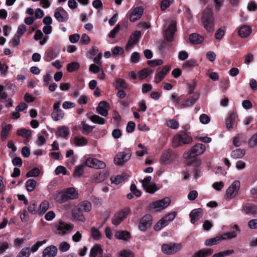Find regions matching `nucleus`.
<instances>
[{"label":"nucleus","mask_w":257,"mask_h":257,"mask_svg":"<svg viewBox=\"0 0 257 257\" xmlns=\"http://www.w3.org/2000/svg\"><path fill=\"white\" fill-rule=\"evenodd\" d=\"M201 22L206 31L212 32L214 30V18L210 9H205L202 15Z\"/></svg>","instance_id":"obj_1"},{"label":"nucleus","mask_w":257,"mask_h":257,"mask_svg":"<svg viewBox=\"0 0 257 257\" xmlns=\"http://www.w3.org/2000/svg\"><path fill=\"white\" fill-rule=\"evenodd\" d=\"M206 149L204 145L202 144H197L194 146L191 149L185 152L183 156L185 159L195 158V157L202 154Z\"/></svg>","instance_id":"obj_2"},{"label":"nucleus","mask_w":257,"mask_h":257,"mask_svg":"<svg viewBox=\"0 0 257 257\" xmlns=\"http://www.w3.org/2000/svg\"><path fill=\"white\" fill-rule=\"evenodd\" d=\"M60 201L62 203L69 200L76 199L78 197V192L74 188L71 187L66 189L59 194Z\"/></svg>","instance_id":"obj_3"},{"label":"nucleus","mask_w":257,"mask_h":257,"mask_svg":"<svg viewBox=\"0 0 257 257\" xmlns=\"http://www.w3.org/2000/svg\"><path fill=\"white\" fill-rule=\"evenodd\" d=\"M182 247L181 243H164L162 245V250L164 253L173 254L180 251Z\"/></svg>","instance_id":"obj_4"},{"label":"nucleus","mask_w":257,"mask_h":257,"mask_svg":"<svg viewBox=\"0 0 257 257\" xmlns=\"http://www.w3.org/2000/svg\"><path fill=\"white\" fill-rule=\"evenodd\" d=\"M131 210L128 208H125L114 214L111 219L112 223L117 226L130 214Z\"/></svg>","instance_id":"obj_5"},{"label":"nucleus","mask_w":257,"mask_h":257,"mask_svg":"<svg viewBox=\"0 0 257 257\" xmlns=\"http://www.w3.org/2000/svg\"><path fill=\"white\" fill-rule=\"evenodd\" d=\"M176 215V212H173L165 215L154 225V229L157 231L160 230L162 228L167 225L170 221L173 220L175 217Z\"/></svg>","instance_id":"obj_6"},{"label":"nucleus","mask_w":257,"mask_h":257,"mask_svg":"<svg viewBox=\"0 0 257 257\" xmlns=\"http://www.w3.org/2000/svg\"><path fill=\"white\" fill-rule=\"evenodd\" d=\"M240 183L239 181H234L226 191L225 198L226 200H230L237 194L240 188Z\"/></svg>","instance_id":"obj_7"},{"label":"nucleus","mask_w":257,"mask_h":257,"mask_svg":"<svg viewBox=\"0 0 257 257\" xmlns=\"http://www.w3.org/2000/svg\"><path fill=\"white\" fill-rule=\"evenodd\" d=\"M131 155V150H126L116 155L114 159V162L116 165H122L130 159Z\"/></svg>","instance_id":"obj_8"},{"label":"nucleus","mask_w":257,"mask_h":257,"mask_svg":"<svg viewBox=\"0 0 257 257\" xmlns=\"http://www.w3.org/2000/svg\"><path fill=\"white\" fill-rule=\"evenodd\" d=\"M152 217L150 214H146L139 221V228L142 231H146L152 224Z\"/></svg>","instance_id":"obj_9"},{"label":"nucleus","mask_w":257,"mask_h":257,"mask_svg":"<svg viewBox=\"0 0 257 257\" xmlns=\"http://www.w3.org/2000/svg\"><path fill=\"white\" fill-rule=\"evenodd\" d=\"M85 165L88 167L93 168L96 169H104L106 167V164L103 161L98 160L94 158H88L85 161Z\"/></svg>","instance_id":"obj_10"},{"label":"nucleus","mask_w":257,"mask_h":257,"mask_svg":"<svg viewBox=\"0 0 257 257\" xmlns=\"http://www.w3.org/2000/svg\"><path fill=\"white\" fill-rule=\"evenodd\" d=\"M170 203V199L166 197L163 199L154 202L153 204V208L156 211H160L168 207Z\"/></svg>","instance_id":"obj_11"},{"label":"nucleus","mask_w":257,"mask_h":257,"mask_svg":"<svg viewBox=\"0 0 257 257\" xmlns=\"http://www.w3.org/2000/svg\"><path fill=\"white\" fill-rule=\"evenodd\" d=\"M176 21H172L169 27L165 30V37L168 42L173 41L174 34L176 31Z\"/></svg>","instance_id":"obj_12"},{"label":"nucleus","mask_w":257,"mask_h":257,"mask_svg":"<svg viewBox=\"0 0 257 257\" xmlns=\"http://www.w3.org/2000/svg\"><path fill=\"white\" fill-rule=\"evenodd\" d=\"M60 104L61 102L58 101L55 103L53 106V111L51 114V116L55 121L63 118L64 115L63 111L59 108Z\"/></svg>","instance_id":"obj_13"},{"label":"nucleus","mask_w":257,"mask_h":257,"mask_svg":"<svg viewBox=\"0 0 257 257\" xmlns=\"http://www.w3.org/2000/svg\"><path fill=\"white\" fill-rule=\"evenodd\" d=\"M141 36L140 31H135L133 34L130 37L127 44L125 46L126 50H128L134 45L136 44L140 39Z\"/></svg>","instance_id":"obj_14"},{"label":"nucleus","mask_w":257,"mask_h":257,"mask_svg":"<svg viewBox=\"0 0 257 257\" xmlns=\"http://www.w3.org/2000/svg\"><path fill=\"white\" fill-rule=\"evenodd\" d=\"M73 228L72 225L60 222L57 227L58 234L63 235L67 233V231H71Z\"/></svg>","instance_id":"obj_15"},{"label":"nucleus","mask_w":257,"mask_h":257,"mask_svg":"<svg viewBox=\"0 0 257 257\" xmlns=\"http://www.w3.org/2000/svg\"><path fill=\"white\" fill-rule=\"evenodd\" d=\"M144 9L142 7L135 8L130 15V20L134 22L141 18L143 14Z\"/></svg>","instance_id":"obj_16"},{"label":"nucleus","mask_w":257,"mask_h":257,"mask_svg":"<svg viewBox=\"0 0 257 257\" xmlns=\"http://www.w3.org/2000/svg\"><path fill=\"white\" fill-rule=\"evenodd\" d=\"M242 211L247 214L255 215L257 214V205L247 203L242 206Z\"/></svg>","instance_id":"obj_17"},{"label":"nucleus","mask_w":257,"mask_h":257,"mask_svg":"<svg viewBox=\"0 0 257 257\" xmlns=\"http://www.w3.org/2000/svg\"><path fill=\"white\" fill-rule=\"evenodd\" d=\"M72 216L73 218L77 220L84 222L85 218L83 214L82 210L78 207V205H76L74 207L72 210Z\"/></svg>","instance_id":"obj_18"},{"label":"nucleus","mask_w":257,"mask_h":257,"mask_svg":"<svg viewBox=\"0 0 257 257\" xmlns=\"http://www.w3.org/2000/svg\"><path fill=\"white\" fill-rule=\"evenodd\" d=\"M109 104L104 101H101L97 107V112L102 116H106L108 114Z\"/></svg>","instance_id":"obj_19"},{"label":"nucleus","mask_w":257,"mask_h":257,"mask_svg":"<svg viewBox=\"0 0 257 257\" xmlns=\"http://www.w3.org/2000/svg\"><path fill=\"white\" fill-rule=\"evenodd\" d=\"M170 69L169 66H165L160 72L156 74L155 77V82L157 84L161 82L169 72Z\"/></svg>","instance_id":"obj_20"},{"label":"nucleus","mask_w":257,"mask_h":257,"mask_svg":"<svg viewBox=\"0 0 257 257\" xmlns=\"http://www.w3.org/2000/svg\"><path fill=\"white\" fill-rule=\"evenodd\" d=\"M57 248L54 245L47 247L43 251V257H54L56 255Z\"/></svg>","instance_id":"obj_21"},{"label":"nucleus","mask_w":257,"mask_h":257,"mask_svg":"<svg viewBox=\"0 0 257 257\" xmlns=\"http://www.w3.org/2000/svg\"><path fill=\"white\" fill-rule=\"evenodd\" d=\"M202 214L203 211L201 208L193 209L190 213L191 222L194 224L202 217Z\"/></svg>","instance_id":"obj_22"},{"label":"nucleus","mask_w":257,"mask_h":257,"mask_svg":"<svg viewBox=\"0 0 257 257\" xmlns=\"http://www.w3.org/2000/svg\"><path fill=\"white\" fill-rule=\"evenodd\" d=\"M190 43L193 45L201 44L204 41V37L197 33H193L190 35L189 37Z\"/></svg>","instance_id":"obj_23"},{"label":"nucleus","mask_w":257,"mask_h":257,"mask_svg":"<svg viewBox=\"0 0 257 257\" xmlns=\"http://www.w3.org/2000/svg\"><path fill=\"white\" fill-rule=\"evenodd\" d=\"M237 114L234 112L230 113L229 117L226 120V125L228 129H231L233 127L235 124Z\"/></svg>","instance_id":"obj_24"},{"label":"nucleus","mask_w":257,"mask_h":257,"mask_svg":"<svg viewBox=\"0 0 257 257\" xmlns=\"http://www.w3.org/2000/svg\"><path fill=\"white\" fill-rule=\"evenodd\" d=\"M251 32V28L246 25L242 26L238 30V34L241 38L248 37Z\"/></svg>","instance_id":"obj_25"},{"label":"nucleus","mask_w":257,"mask_h":257,"mask_svg":"<svg viewBox=\"0 0 257 257\" xmlns=\"http://www.w3.org/2000/svg\"><path fill=\"white\" fill-rule=\"evenodd\" d=\"M103 249L99 244H95L90 249V257H96L98 254L102 255Z\"/></svg>","instance_id":"obj_26"},{"label":"nucleus","mask_w":257,"mask_h":257,"mask_svg":"<svg viewBox=\"0 0 257 257\" xmlns=\"http://www.w3.org/2000/svg\"><path fill=\"white\" fill-rule=\"evenodd\" d=\"M128 177V175L125 173H122L121 175H118L114 176H111L110 180L112 183L115 184H118L124 181Z\"/></svg>","instance_id":"obj_27"},{"label":"nucleus","mask_w":257,"mask_h":257,"mask_svg":"<svg viewBox=\"0 0 257 257\" xmlns=\"http://www.w3.org/2000/svg\"><path fill=\"white\" fill-rule=\"evenodd\" d=\"M69 134V131L68 127L66 126H60L58 128L56 132V135L59 137L66 138Z\"/></svg>","instance_id":"obj_28"},{"label":"nucleus","mask_w":257,"mask_h":257,"mask_svg":"<svg viewBox=\"0 0 257 257\" xmlns=\"http://www.w3.org/2000/svg\"><path fill=\"white\" fill-rule=\"evenodd\" d=\"M213 253V250L210 248L202 249L195 253L192 257H206Z\"/></svg>","instance_id":"obj_29"},{"label":"nucleus","mask_w":257,"mask_h":257,"mask_svg":"<svg viewBox=\"0 0 257 257\" xmlns=\"http://www.w3.org/2000/svg\"><path fill=\"white\" fill-rule=\"evenodd\" d=\"M199 94L198 93L194 94L190 98L185 101L182 104L183 107L190 106L194 104L199 98Z\"/></svg>","instance_id":"obj_30"},{"label":"nucleus","mask_w":257,"mask_h":257,"mask_svg":"<svg viewBox=\"0 0 257 257\" xmlns=\"http://www.w3.org/2000/svg\"><path fill=\"white\" fill-rule=\"evenodd\" d=\"M115 237L119 239L127 240L130 238V234L126 231H117L115 233Z\"/></svg>","instance_id":"obj_31"},{"label":"nucleus","mask_w":257,"mask_h":257,"mask_svg":"<svg viewBox=\"0 0 257 257\" xmlns=\"http://www.w3.org/2000/svg\"><path fill=\"white\" fill-rule=\"evenodd\" d=\"M85 166H86V165H85V163L76 166L73 174V177L78 178L82 175L84 173V168Z\"/></svg>","instance_id":"obj_32"},{"label":"nucleus","mask_w":257,"mask_h":257,"mask_svg":"<svg viewBox=\"0 0 257 257\" xmlns=\"http://www.w3.org/2000/svg\"><path fill=\"white\" fill-rule=\"evenodd\" d=\"M222 240L221 236H217L214 238L206 239L205 241V244L207 246H212L219 243Z\"/></svg>","instance_id":"obj_33"},{"label":"nucleus","mask_w":257,"mask_h":257,"mask_svg":"<svg viewBox=\"0 0 257 257\" xmlns=\"http://www.w3.org/2000/svg\"><path fill=\"white\" fill-rule=\"evenodd\" d=\"M17 134L18 136H22L28 140H30L32 136V131L26 128H21L17 131Z\"/></svg>","instance_id":"obj_34"},{"label":"nucleus","mask_w":257,"mask_h":257,"mask_svg":"<svg viewBox=\"0 0 257 257\" xmlns=\"http://www.w3.org/2000/svg\"><path fill=\"white\" fill-rule=\"evenodd\" d=\"M245 151L243 149H237L232 151L231 153V156L233 159H239L242 158L245 155Z\"/></svg>","instance_id":"obj_35"},{"label":"nucleus","mask_w":257,"mask_h":257,"mask_svg":"<svg viewBox=\"0 0 257 257\" xmlns=\"http://www.w3.org/2000/svg\"><path fill=\"white\" fill-rule=\"evenodd\" d=\"M171 151L168 150L162 154L160 160L163 164H166L169 161L171 157Z\"/></svg>","instance_id":"obj_36"},{"label":"nucleus","mask_w":257,"mask_h":257,"mask_svg":"<svg viewBox=\"0 0 257 257\" xmlns=\"http://www.w3.org/2000/svg\"><path fill=\"white\" fill-rule=\"evenodd\" d=\"M109 173L107 171L101 172L98 175L96 174L94 175L95 181L96 183L100 182L106 179Z\"/></svg>","instance_id":"obj_37"},{"label":"nucleus","mask_w":257,"mask_h":257,"mask_svg":"<svg viewBox=\"0 0 257 257\" xmlns=\"http://www.w3.org/2000/svg\"><path fill=\"white\" fill-rule=\"evenodd\" d=\"M78 205L82 210V211L88 212L91 209V204L87 201L81 202Z\"/></svg>","instance_id":"obj_38"},{"label":"nucleus","mask_w":257,"mask_h":257,"mask_svg":"<svg viewBox=\"0 0 257 257\" xmlns=\"http://www.w3.org/2000/svg\"><path fill=\"white\" fill-rule=\"evenodd\" d=\"M12 124H9L3 127L2 131L1 132V138L3 141L6 139L7 136L9 135V132L12 128Z\"/></svg>","instance_id":"obj_39"},{"label":"nucleus","mask_w":257,"mask_h":257,"mask_svg":"<svg viewBox=\"0 0 257 257\" xmlns=\"http://www.w3.org/2000/svg\"><path fill=\"white\" fill-rule=\"evenodd\" d=\"M82 125V133L84 134H88L91 132L93 128L94 127L93 126H90L87 124L85 121H82L81 122Z\"/></svg>","instance_id":"obj_40"},{"label":"nucleus","mask_w":257,"mask_h":257,"mask_svg":"<svg viewBox=\"0 0 257 257\" xmlns=\"http://www.w3.org/2000/svg\"><path fill=\"white\" fill-rule=\"evenodd\" d=\"M73 143L76 146H84L87 144V140L84 137H74L73 139Z\"/></svg>","instance_id":"obj_41"},{"label":"nucleus","mask_w":257,"mask_h":257,"mask_svg":"<svg viewBox=\"0 0 257 257\" xmlns=\"http://www.w3.org/2000/svg\"><path fill=\"white\" fill-rule=\"evenodd\" d=\"M181 142V135L177 134L176 135L173 139L172 140V146L174 148H177L182 145Z\"/></svg>","instance_id":"obj_42"},{"label":"nucleus","mask_w":257,"mask_h":257,"mask_svg":"<svg viewBox=\"0 0 257 257\" xmlns=\"http://www.w3.org/2000/svg\"><path fill=\"white\" fill-rule=\"evenodd\" d=\"M80 67L79 64L77 62H73L67 65V70L69 72H74Z\"/></svg>","instance_id":"obj_43"},{"label":"nucleus","mask_w":257,"mask_h":257,"mask_svg":"<svg viewBox=\"0 0 257 257\" xmlns=\"http://www.w3.org/2000/svg\"><path fill=\"white\" fill-rule=\"evenodd\" d=\"M36 185V182L33 179L28 180L26 183V187L28 191H33Z\"/></svg>","instance_id":"obj_44"},{"label":"nucleus","mask_w":257,"mask_h":257,"mask_svg":"<svg viewBox=\"0 0 257 257\" xmlns=\"http://www.w3.org/2000/svg\"><path fill=\"white\" fill-rule=\"evenodd\" d=\"M49 203L46 201H43L39 206L38 212L39 214L44 213L49 208Z\"/></svg>","instance_id":"obj_45"},{"label":"nucleus","mask_w":257,"mask_h":257,"mask_svg":"<svg viewBox=\"0 0 257 257\" xmlns=\"http://www.w3.org/2000/svg\"><path fill=\"white\" fill-rule=\"evenodd\" d=\"M89 119L93 122L103 124L105 122V120L97 115H93L89 117Z\"/></svg>","instance_id":"obj_46"},{"label":"nucleus","mask_w":257,"mask_h":257,"mask_svg":"<svg viewBox=\"0 0 257 257\" xmlns=\"http://www.w3.org/2000/svg\"><path fill=\"white\" fill-rule=\"evenodd\" d=\"M91 236L95 240H98L101 237V233L99 230L94 227L91 228Z\"/></svg>","instance_id":"obj_47"},{"label":"nucleus","mask_w":257,"mask_h":257,"mask_svg":"<svg viewBox=\"0 0 257 257\" xmlns=\"http://www.w3.org/2000/svg\"><path fill=\"white\" fill-rule=\"evenodd\" d=\"M152 73L153 71L149 68L144 69L140 72V78L144 79Z\"/></svg>","instance_id":"obj_48"},{"label":"nucleus","mask_w":257,"mask_h":257,"mask_svg":"<svg viewBox=\"0 0 257 257\" xmlns=\"http://www.w3.org/2000/svg\"><path fill=\"white\" fill-rule=\"evenodd\" d=\"M237 236V233L235 231H232L230 232H225L222 234L221 237L223 240H225L226 239H231L233 238L236 237Z\"/></svg>","instance_id":"obj_49"},{"label":"nucleus","mask_w":257,"mask_h":257,"mask_svg":"<svg viewBox=\"0 0 257 257\" xmlns=\"http://www.w3.org/2000/svg\"><path fill=\"white\" fill-rule=\"evenodd\" d=\"M40 173V170L38 168H34L28 172L26 175L27 178L31 177H37Z\"/></svg>","instance_id":"obj_50"},{"label":"nucleus","mask_w":257,"mask_h":257,"mask_svg":"<svg viewBox=\"0 0 257 257\" xmlns=\"http://www.w3.org/2000/svg\"><path fill=\"white\" fill-rule=\"evenodd\" d=\"M248 145L250 148L257 146V133L254 134L248 140Z\"/></svg>","instance_id":"obj_51"},{"label":"nucleus","mask_w":257,"mask_h":257,"mask_svg":"<svg viewBox=\"0 0 257 257\" xmlns=\"http://www.w3.org/2000/svg\"><path fill=\"white\" fill-rule=\"evenodd\" d=\"M54 17L59 22H65L67 21L66 17H64L57 9L54 13Z\"/></svg>","instance_id":"obj_52"},{"label":"nucleus","mask_w":257,"mask_h":257,"mask_svg":"<svg viewBox=\"0 0 257 257\" xmlns=\"http://www.w3.org/2000/svg\"><path fill=\"white\" fill-rule=\"evenodd\" d=\"M120 29L119 25H117L108 34V37L110 38H114L116 34L119 32Z\"/></svg>","instance_id":"obj_53"},{"label":"nucleus","mask_w":257,"mask_h":257,"mask_svg":"<svg viewBox=\"0 0 257 257\" xmlns=\"http://www.w3.org/2000/svg\"><path fill=\"white\" fill-rule=\"evenodd\" d=\"M30 255V250L29 247L23 248L19 252L17 257H29Z\"/></svg>","instance_id":"obj_54"},{"label":"nucleus","mask_w":257,"mask_h":257,"mask_svg":"<svg viewBox=\"0 0 257 257\" xmlns=\"http://www.w3.org/2000/svg\"><path fill=\"white\" fill-rule=\"evenodd\" d=\"M118 257H134L133 253L127 250L120 251L118 253Z\"/></svg>","instance_id":"obj_55"},{"label":"nucleus","mask_w":257,"mask_h":257,"mask_svg":"<svg viewBox=\"0 0 257 257\" xmlns=\"http://www.w3.org/2000/svg\"><path fill=\"white\" fill-rule=\"evenodd\" d=\"M167 125L168 127L172 129H177L179 126L178 121L173 119L167 121Z\"/></svg>","instance_id":"obj_56"},{"label":"nucleus","mask_w":257,"mask_h":257,"mask_svg":"<svg viewBox=\"0 0 257 257\" xmlns=\"http://www.w3.org/2000/svg\"><path fill=\"white\" fill-rule=\"evenodd\" d=\"M181 142L182 144H189L192 142V138L186 134L181 135Z\"/></svg>","instance_id":"obj_57"},{"label":"nucleus","mask_w":257,"mask_h":257,"mask_svg":"<svg viewBox=\"0 0 257 257\" xmlns=\"http://www.w3.org/2000/svg\"><path fill=\"white\" fill-rule=\"evenodd\" d=\"M144 189L146 192L153 194L159 189L158 187L155 184H151L148 185V187L145 188Z\"/></svg>","instance_id":"obj_58"},{"label":"nucleus","mask_w":257,"mask_h":257,"mask_svg":"<svg viewBox=\"0 0 257 257\" xmlns=\"http://www.w3.org/2000/svg\"><path fill=\"white\" fill-rule=\"evenodd\" d=\"M196 64V61L193 59L189 60L186 61L183 65L185 69H188L194 67Z\"/></svg>","instance_id":"obj_59"},{"label":"nucleus","mask_w":257,"mask_h":257,"mask_svg":"<svg viewBox=\"0 0 257 257\" xmlns=\"http://www.w3.org/2000/svg\"><path fill=\"white\" fill-rule=\"evenodd\" d=\"M163 61L162 59H157L155 60H149L147 64L151 67H155L156 66L162 65Z\"/></svg>","instance_id":"obj_60"},{"label":"nucleus","mask_w":257,"mask_h":257,"mask_svg":"<svg viewBox=\"0 0 257 257\" xmlns=\"http://www.w3.org/2000/svg\"><path fill=\"white\" fill-rule=\"evenodd\" d=\"M70 248V244L67 242H62L59 245V249L62 252H65Z\"/></svg>","instance_id":"obj_61"},{"label":"nucleus","mask_w":257,"mask_h":257,"mask_svg":"<svg viewBox=\"0 0 257 257\" xmlns=\"http://www.w3.org/2000/svg\"><path fill=\"white\" fill-rule=\"evenodd\" d=\"M112 53L113 56H116L119 54H123V49L120 47L116 46L112 50Z\"/></svg>","instance_id":"obj_62"},{"label":"nucleus","mask_w":257,"mask_h":257,"mask_svg":"<svg viewBox=\"0 0 257 257\" xmlns=\"http://www.w3.org/2000/svg\"><path fill=\"white\" fill-rule=\"evenodd\" d=\"M12 163L14 166H18L19 167H20L22 165V160L21 158L18 157H16L14 158L12 160Z\"/></svg>","instance_id":"obj_63"},{"label":"nucleus","mask_w":257,"mask_h":257,"mask_svg":"<svg viewBox=\"0 0 257 257\" xmlns=\"http://www.w3.org/2000/svg\"><path fill=\"white\" fill-rule=\"evenodd\" d=\"M66 173L67 170L66 168L62 166H58L55 169V173L57 175H59L61 173L63 174V175H66Z\"/></svg>","instance_id":"obj_64"}]
</instances>
